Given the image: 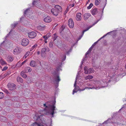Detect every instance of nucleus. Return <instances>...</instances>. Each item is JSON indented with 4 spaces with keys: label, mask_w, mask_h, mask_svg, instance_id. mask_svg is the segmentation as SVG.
<instances>
[{
    "label": "nucleus",
    "mask_w": 126,
    "mask_h": 126,
    "mask_svg": "<svg viewBox=\"0 0 126 126\" xmlns=\"http://www.w3.org/2000/svg\"><path fill=\"white\" fill-rule=\"evenodd\" d=\"M29 37L31 38H34L36 35V33L34 32H32L28 33Z\"/></svg>",
    "instance_id": "nucleus-9"
},
{
    "label": "nucleus",
    "mask_w": 126,
    "mask_h": 126,
    "mask_svg": "<svg viewBox=\"0 0 126 126\" xmlns=\"http://www.w3.org/2000/svg\"><path fill=\"white\" fill-rule=\"evenodd\" d=\"M31 126H44L42 124L40 123H37V122H35L33 123L32 124Z\"/></svg>",
    "instance_id": "nucleus-19"
},
{
    "label": "nucleus",
    "mask_w": 126,
    "mask_h": 126,
    "mask_svg": "<svg viewBox=\"0 0 126 126\" xmlns=\"http://www.w3.org/2000/svg\"><path fill=\"white\" fill-rule=\"evenodd\" d=\"M39 63H40L41 66L42 67H43L44 68L46 69H48L49 68V66L47 65V63H45L44 64V66H43V61L41 62L39 61Z\"/></svg>",
    "instance_id": "nucleus-12"
},
{
    "label": "nucleus",
    "mask_w": 126,
    "mask_h": 126,
    "mask_svg": "<svg viewBox=\"0 0 126 126\" xmlns=\"http://www.w3.org/2000/svg\"><path fill=\"white\" fill-rule=\"evenodd\" d=\"M84 70L85 71L84 73L85 74H90L93 72L94 71V70L92 68H90L88 69L87 67H84Z\"/></svg>",
    "instance_id": "nucleus-6"
},
{
    "label": "nucleus",
    "mask_w": 126,
    "mask_h": 126,
    "mask_svg": "<svg viewBox=\"0 0 126 126\" xmlns=\"http://www.w3.org/2000/svg\"><path fill=\"white\" fill-rule=\"evenodd\" d=\"M110 33V32H108L107 34H106L104 35L102 37H101V38H100L97 41L95 42L93 44L94 45V47L96 43L97 42L100 40L102 38H103L104 37H105L106 36V35Z\"/></svg>",
    "instance_id": "nucleus-21"
},
{
    "label": "nucleus",
    "mask_w": 126,
    "mask_h": 126,
    "mask_svg": "<svg viewBox=\"0 0 126 126\" xmlns=\"http://www.w3.org/2000/svg\"><path fill=\"white\" fill-rule=\"evenodd\" d=\"M94 47V45H93L92 46L90 47V48H89L88 50H89L90 51H91V49L92 48Z\"/></svg>",
    "instance_id": "nucleus-41"
},
{
    "label": "nucleus",
    "mask_w": 126,
    "mask_h": 126,
    "mask_svg": "<svg viewBox=\"0 0 126 126\" xmlns=\"http://www.w3.org/2000/svg\"><path fill=\"white\" fill-rule=\"evenodd\" d=\"M26 61V60H25V61H24L23 62H22V63H21V65H20V66H21L23 64L25 63Z\"/></svg>",
    "instance_id": "nucleus-44"
},
{
    "label": "nucleus",
    "mask_w": 126,
    "mask_h": 126,
    "mask_svg": "<svg viewBox=\"0 0 126 126\" xmlns=\"http://www.w3.org/2000/svg\"><path fill=\"white\" fill-rule=\"evenodd\" d=\"M21 62H19L17 64V66L18 67H20L19 65L20 64Z\"/></svg>",
    "instance_id": "nucleus-43"
},
{
    "label": "nucleus",
    "mask_w": 126,
    "mask_h": 126,
    "mask_svg": "<svg viewBox=\"0 0 126 126\" xmlns=\"http://www.w3.org/2000/svg\"><path fill=\"white\" fill-rule=\"evenodd\" d=\"M92 26H90L89 27H88L87 29H86L85 30H84L82 32V35H83V34L85 32L88 31L90 28H91L92 27Z\"/></svg>",
    "instance_id": "nucleus-30"
},
{
    "label": "nucleus",
    "mask_w": 126,
    "mask_h": 126,
    "mask_svg": "<svg viewBox=\"0 0 126 126\" xmlns=\"http://www.w3.org/2000/svg\"><path fill=\"white\" fill-rule=\"evenodd\" d=\"M53 74V75L54 81L58 84L59 81L60 80V79L59 78V75L56 72H54Z\"/></svg>",
    "instance_id": "nucleus-4"
},
{
    "label": "nucleus",
    "mask_w": 126,
    "mask_h": 126,
    "mask_svg": "<svg viewBox=\"0 0 126 126\" xmlns=\"http://www.w3.org/2000/svg\"><path fill=\"white\" fill-rule=\"evenodd\" d=\"M29 10V9H26L25 11L24 12V14H27Z\"/></svg>",
    "instance_id": "nucleus-35"
},
{
    "label": "nucleus",
    "mask_w": 126,
    "mask_h": 126,
    "mask_svg": "<svg viewBox=\"0 0 126 126\" xmlns=\"http://www.w3.org/2000/svg\"><path fill=\"white\" fill-rule=\"evenodd\" d=\"M7 91V92H6V93H7V92H8V91Z\"/></svg>",
    "instance_id": "nucleus-62"
},
{
    "label": "nucleus",
    "mask_w": 126,
    "mask_h": 126,
    "mask_svg": "<svg viewBox=\"0 0 126 126\" xmlns=\"http://www.w3.org/2000/svg\"><path fill=\"white\" fill-rule=\"evenodd\" d=\"M8 68V67L7 66H5L2 69V71H5L7 70Z\"/></svg>",
    "instance_id": "nucleus-36"
},
{
    "label": "nucleus",
    "mask_w": 126,
    "mask_h": 126,
    "mask_svg": "<svg viewBox=\"0 0 126 126\" xmlns=\"http://www.w3.org/2000/svg\"><path fill=\"white\" fill-rule=\"evenodd\" d=\"M48 37L47 36H44L43 37V38H45V40H47L48 39Z\"/></svg>",
    "instance_id": "nucleus-42"
},
{
    "label": "nucleus",
    "mask_w": 126,
    "mask_h": 126,
    "mask_svg": "<svg viewBox=\"0 0 126 126\" xmlns=\"http://www.w3.org/2000/svg\"><path fill=\"white\" fill-rule=\"evenodd\" d=\"M58 47L59 48H60V47H59V46H58Z\"/></svg>",
    "instance_id": "nucleus-60"
},
{
    "label": "nucleus",
    "mask_w": 126,
    "mask_h": 126,
    "mask_svg": "<svg viewBox=\"0 0 126 126\" xmlns=\"http://www.w3.org/2000/svg\"><path fill=\"white\" fill-rule=\"evenodd\" d=\"M50 51V49L47 47H45L42 48L41 52V56L43 57L45 56L46 52Z\"/></svg>",
    "instance_id": "nucleus-5"
},
{
    "label": "nucleus",
    "mask_w": 126,
    "mask_h": 126,
    "mask_svg": "<svg viewBox=\"0 0 126 126\" xmlns=\"http://www.w3.org/2000/svg\"><path fill=\"white\" fill-rule=\"evenodd\" d=\"M21 49L20 47H16L14 50L13 53L15 54H17L20 52Z\"/></svg>",
    "instance_id": "nucleus-13"
},
{
    "label": "nucleus",
    "mask_w": 126,
    "mask_h": 126,
    "mask_svg": "<svg viewBox=\"0 0 126 126\" xmlns=\"http://www.w3.org/2000/svg\"><path fill=\"white\" fill-rule=\"evenodd\" d=\"M7 91V92H6V93H7V92H8V91Z\"/></svg>",
    "instance_id": "nucleus-61"
},
{
    "label": "nucleus",
    "mask_w": 126,
    "mask_h": 126,
    "mask_svg": "<svg viewBox=\"0 0 126 126\" xmlns=\"http://www.w3.org/2000/svg\"><path fill=\"white\" fill-rule=\"evenodd\" d=\"M52 20L51 17L49 16H47L44 19V21L46 22H49Z\"/></svg>",
    "instance_id": "nucleus-15"
},
{
    "label": "nucleus",
    "mask_w": 126,
    "mask_h": 126,
    "mask_svg": "<svg viewBox=\"0 0 126 126\" xmlns=\"http://www.w3.org/2000/svg\"><path fill=\"white\" fill-rule=\"evenodd\" d=\"M68 25L70 28H73L74 26V23L73 20L70 19L68 21Z\"/></svg>",
    "instance_id": "nucleus-11"
},
{
    "label": "nucleus",
    "mask_w": 126,
    "mask_h": 126,
    "mask_svg": "<svg viewBox=\"0 0 126 126\" xmlns=\"http://www.w3.org/2000/svg\"><path fill=\"white\" fill-rule=\"evenodd\" d=\"M90 52V51H89V50H88L87 52L86 53V54L85 55V56H86V55L88 54Z\"/></svg>",
    "instance_id": "nucleus-47"
},
{
    "label": "nucleus",
    "mask_w": 126,
    "mask_h": 126,
    "mask_svg": "<svg viewBox=\"0 0 126 126\" xmlns=\"http://www.w3.org/2000/svg\"><path fill=\"white\" fill-rule=\"evenodd\" d=\"M40 51H38L37 52V54L38 55H39L40 54Z\"/></svg>",
    "instance_id": "nucleus-52"
},
{
    "label": "nucleus",
    "mask_w": 126,
    "mask_h": 126,
    "mask_svg": "<svg viewBox=\"0 0 126 126\" xmlns=\"http://www.w3.org/2000/svg\"><path fill=\"white\" fill-rule=\"evenodd\" d=\"M97 22H95V23L93 25H94L95 24H96L97 22Z\"/></svg>",
    "instance_id": "nucleus-53"
},
{
    "label": "nucleus",
    "mask_w": 126,
    "mask_h": 126,
    "mask_svg": "<svg viewBox=\"0 0 126 126\" xmlns=\"http://www.w3.org/2000/svg\"><path fill=\"white\" fill-rule=\"evenodd\" d=\"M70 6L71 7H73L74 6V4L73 3V4H70Z\"/></svg>",
    "instance_id": "nucleus-46"
},
{
    "label": "nucleus",
    "mask_w": 126,
    "mask_h": 126,
    "mask_svg": "<svg viewBox=\"0 0 126 126\" xmlns=\"http://www.w3.org/2000/svg\"><path fill=\"white\" fill-rule=\"evenodd\" d=\"M29 54V52H27L25 54L23 58H26L27 57V56Z\"/></svg>",
    "instance_id": "nucleus-33"
},
{
    "label": "nucleus",
    "mask_w": 126,
    "mask_h": 126,
    "mask_svg": "<svg viewBox=\"0 0 126 126\" xmlns=\"http://www.w3.org/2000/svg\"><path fill=\"white\" fill-rule=\"evenodd\" d=\"M93 6V4L92 3H91L90 5H89V6L87 7V8L88 9H91V8Z\"/></svg>",
    "instance_id": "nucleus-32"
},
{
    "label": "nucleus",
    "mask_w": 126,
    "mask_h": 126,
    "mask_svg": "<svg viewBox=\"0 0 126 126\" xmlns=\"http://www.w3.org/2000/svg\"><path fill=\"white\" fill-rule=\"evenodd\" d=\"M81 14L80 13H78L76 15V19L77 21H80L81 20Z\"/></svg>",
    "instance_id": "nucleus-14"
},
{
    "label": "nucleus",
    "mask_w": 126,
    "mask_h": 126,
    "mask_svg": "<svg viewBox=\"0 0 126 126\" xmlns=\"http://www.w3.org/2000/svg\"><path fill=\"white\" fill-rule=\"evenodd\" d=\"M37 45L36 44H35L32 46V48L33 49L37 47Z\"/></svg>",
    "instance_id": "nucleus-37"
},
{
    "label": "nucleus",
    "mask_w": 126,
    "mask_h": 126,
    "mask_svg": "<svg viewBox=\"0 0 126 126\" xmlns=\"http://www.w3.org/2000/svg\"><path fill=\"white\" fill-rule=\"evenodd\" d=\"M90 0H88V2H90Z\"/></svg>",
    "instance_id": "nucleus-59"
},
{
    "label": "nucleus",
    "mask_w": 126,
    "mask_h": 126,
    "mask_svg": "<svg viewBox=\"0 0 126 126\" xmlns=\"http://www.w3.org/2000/svg\"><path fill=\"white\" fill-rule=\"evenodd\" d=\"M86 88H85L84 89H80V88L78 86H76L75 87L73 91V94H74L75 93L77 92L78 91H83Z\"/></svg>",
    "instance_id": "nucleus-10"
},
{
    "label": "nucleus",
    "mask_w": 126,
    "mask_h": 126,
    "mask_svg": "<svg viewBox=\"0 0 126 126\" xmlns=\"http://www.w3.org/2000/svg\"><path fill=\"white\" fill-rule=\"evenodd\" d=\"M77 78L76 77V80H75V83L74 84V86L75 87H76V82H77Z\"/></svg>",
    "instance_id": "nucleus-38"
},
{
    "label": "nucleus",
    "mask_w": 126,
    "mask_h": 126,
    "mask_svg": "<svg viewBox=\"0 0 126 126\" xmlns=\"http://www.w3.org/2000/svg\"><path fill=\"white\" fill-rule=\"evenodd\" d=\"M11 72L10 71H8L6 73V75H9L10 74Z\"/></svg>",
    "instance_id": "nucleus-48"
},
{
    "label": "nucleus",
    "mask_w": 126,
    "mask_h": 126,
    "mask_svg": "<svg viewBox=\"0 0 126 126\" xmlns=\"http://www.w3.org/2000/svg\"><path fill=\"white\" fill-rule=\"evenodd\" d=\"M6 118L5 117L1 116L0 118V120L3 122L5 121V120H6Z\"/></svg>",
    "instance_id": "nucleus-28"
},
{
    "label": "nucleus",
    "mask_w": 126,
    "mask_h": 126,
    "mask_svg": "<svg viewBox=\"0 0 126 126\" xmlns=\"http://www.w3.org/2000/svg\"><path fill=\"white\" fill-rule=\"evenodd\" d=\"M94 47V45H93L92 46L90 47V48H89L88 50H89L90 51H91V49L92 48Z\"/></svg>",
    "instance_id": "nucleus-39"
},
{
    "label": "nucleus",
    "mask_w": 126,
    "mask_h": 126,
    "mask_svg": "<svg viewBox=\"0 0 126 126\" xmlns=\"http://www.w3.org/2000/svg\"><path fill=\"white\" fill-rule=\"evenodd\" d=\"M30 65L32 67H35L36 66L35 62L34 61H31L30 63Z\"/></svg>",
    "instance_id": "nucleus-20"
},
{
    "label": "nucleus",
    "mask_w": 126,
    "mask_h": 126,
    "mask_svg": "<svg viewBox=\"0 0 126 126\" xmlns=\"http://www.w3.org/2000/svg\"><path fill=\"white\" fill-rule=\"evenodd\" d=\"M66 58V56L65 55L64 57V59L63 60V61H64L65 60V59Z\"/></svg>",
    "instance_id": "nucleus-50"
},
{
    "label": "nucleus",
    "mask_w": 126,
    "mask_h": 126,
    "mask_svg": "<svg viewBox=\"0 0 126 126\" xmlns=\"http://www.w3.org/2000/svg\"><path fill=\"white\" fill-rule=\"evenodd\" d=\"M29 42V41L28 39L24 38L22 40L21 44L23 46H26L28 44Z\"/></svg>",
    "instance_id": "nucleus-8"
},
{
    "label": "nucleus",
    "mask_w": 126,
    "mask_h": 126,
    "mask_svg": "<svg viewBox=\"0 0 126 126\" xmlns=\"http://www.w3.org/2000/svg\"><path fill=\"white\" fill-rule=\"evenodd\" d=\"M21 75L22 77L24 78H26L27 77V75L25 73H23V71L21 72Z\"/></svg>",
    "instance_id": "nucleus-27"
},
{
    "label": "nucleus",
    "mask_w": 126,
    "mask_h": 126,
    "mask_svg": "<svg viewBox=\"0 0 126 126\" xmlns=\"http://www.w3.org/2000/svg\"><path fill=\"white\" fill-rule=\"evenodd\" d=\"M101 0H95V3L96 5H98L100 2H101Z\"/></svg>",
    "instance_id": "nucleus-26"
},
{
    "label": "nucleus",
    "mask_w": 126,
    "mask_h": 126,
    "mask_svg": "<svg viewBox=\"0 0 126 126\" xmlns=\"http://www.w3.org/2000/svg\"><path fill=\"white\" fill-rule=\"evenodd\" d=\"M56 101H53L51 103L52 104V105L48 104V103L47 102L46 104H44V106L46 108H48L50 110L48 111L47 114L48 115L49 114H50L53 117L54 114V110H56V107L54 105L55 104Z\"/></svg>",
    "instance_id": "nucleus-1"
},
{
    "label": "nucleus",
    "mask_w": 126,
    "mask_h": 126,
    "mask_svg": "<svg viewBox=\"0 0 126 126\" xmlns=\"http://www.w3.org/2000/svg\"><path fill=\"white\" fill-rule=\"evenodd\" d=\"M0 62L1 64L2 65L6 64V62L3 59H1L0 60Z\"/></svg>",
    "instance_id": "nucleus-25"
},
{
    "label": "nucleus",
    "mask_w": 126,
    "mask_h": 126,
    "mask_svg": "<svg viewBox=\"0 0 126 126\" xmlns=\"http://www.w3.org/2000/svg\"><path fill=\"white\" fill-rule=\"evenodd\" d=\"M107 82L105 81H102V82H100V81H97L95 82V86H94L92 88H90V89H98L100 88L104 87L106 86L107 85Z\"/></svg>",
    "instance_id": "nucleus-2"
},
{
    "label": "nucleus",
    "mask_w": 126,
    "mask_h": 126,
    "mask_svg": "<svg viewBox=\"0 0 126 126\" xmlns=\"http://www.w3.org/2000/svg\"><path fill=\"white\" fill-rule=\"evenodd\" d=\"M53 41H51L50 42L49 44V47H53Z\"/></svg>",
    "instance_id": "nucleus-31"
},
{
    "label": "nucleus",
    "mask_w": 126,
    "mask_h": 126,
    "mask_svg": "<svg viewBox=\"0 0 126 126\" xmlns=\"http://www.w3.org/2000/svg\"><path fill=\"white\" fill-rule=\"evenodd\" d=\"M93 78V76L91 75L88 76L85 78V79L86 80H87L88 79H92Z\"/></svg>",
    "instance_id": "nucleus-24"
},
{
    "label": "nucleus",
    "mask_w": 126,
    "mask_h": 126,
    "mask_svg": "<svg viewBox=\"0 0 126 126\" xmlns=\"http://www.w3.org/2000/svg\"><path fill=\"white\" fill-rule=\"evenodd\" d=\"M83 61H82L81 62V66H80V67L81 68V66H82V64H83Z\"/></svg>",
    "instance_id": "nucleus-51"
},
{
    "label": "nucleus",
    "mask_w": 126,
    "mask_h": 126,
    "mask_svg": "<svg viewBox=\"0 0 126 126\" xmlns=\"http://www.w3.org/2000/svg\"><path fill=\"white\" fill-rule=\"evenodd\" d=\"M90 16L91 15L89 13L85 14L84 15V19L85 20H87Z\"/></svg>",
    "instance_id": "nucleus-16"
},
{
    "label": "nucleus",
    "mask_w": 126,
    "mask_h": 126,
    "mask_svg": "<svg viewBox=\"0 0 126 126\" xmlns=\"http://www.w3.org/2000/svg\"><path fill=\"white\" fill-rule=\"evenodd\" d=\"M11 32V31L9 32V34H7V35L6 36V37H7L8 35Z\"/></svg>",
    "instance_id": "nucleus-55"
},
{
    "label": "nucleus",
    "mask_w": 126,
    "mask_h": 126,
    "mask_svg": "<svg viewBox=\"0 0 126 126\" xmlns=\"http://www.w3.org/2000/svg\"><path fill=\"white\" fill-rule=\"evenodd\" d=\"M108 120H107L106 121H105V122H104L103 123H103H105V124H106L107 123V121H108Z\"/></svg>",
    "instance_id": "nucleus-49"
},
{
    "label": "nucleus",
    "mask_w": 126,
    "mask_h": 126,
    "mask_svg": "<svg viewBox=\"0 0 126 126\" xmlns=\"http://www.w3.org/2000/svg\"><path fill=\"white\" fill-rule=\"evenodd\" d=\"M67 12H66V11H65V12L64 13V15H65V14H66V13Z\"/></svg>",
    "instance_id": "nucleus-54"
},
{
    "label": "nucleus",
    "mask_w": 126,
    "mask_h": 126,
    "mask_svg": "<svg viewBox=\"0 0 126 126\" xmlns=\"http://www.w3.org/2000/svg\"><path fill=\"white\" fill-rule=\"evenodd\" d=\"M37 2V1H33L32 3V4L33 5H35L36 3Z\"/></svg>",
    "instance_id": "nucleus-45"
},
{
    "label": "nucleus",
    "mask_w": 126,
    "mask_h": 126,
    "mask_svg": "<svg viewBox=\"0 0 126 126\" xmlns=\"http://www.w3.org/2000/svg\"><path fill=\"white\" fill-rule=\"evenodd\" d=\"M94 47V45H93L92 46L90 47V48H89L88 50H89L90 51H91V49L92 48Z\"/></svg>",
    "instance_id": "nucleus-40"
},
{
    "label": "nucleus",
    "mask_w": 126,
    "mask_h": 126,
    "mask_svg": "<svg viewBox=\"0 0 126 126\" xmlns=\"http://www.w3.org/2000/svg\"><path fill=\"white\" fill-rule=\"evenodd\" d=\"M17 82L19 83H22L23 82V80L20 77H17Z\"/></svg>",
    "instance_id": "nucleus-22"
},
{
    "label": "nucleus",
    "mask_w": 126,
    "mask_h": 126,
    "mask_svg": "<svg viewBox=\"0 0 126 126\" xmlns=\"http://www.w3.org/2000/svg\"><path fill=\"white\" fill-rule=\"evenodd\" d=\"M45 43H47V41H46H46H45Z\"/></svg>",
    "instance_id": "nucleus-58"
},
{
    "label": "nucleus",
    "mask_w": 126,
    "mask_h": 126,
    "mask_svg": "<svg viewBox=\"0 0 126 126\" xmlns=\"http://www.w3.org/2000/svg\"><path fill=\"white\" fill-rule=\"evenodd\" d=\"M32 70L29 67H27L25 69V72H30Z\"/></svg>",
    "instance_id": "nucleus-23"
},
{
    "label": "nucleus",
    "mask_w": 126,
    "mask_h": 126,
    "mask_svg": "<svg viewBox=\"0 0 126 126\" xmlns=\"http://www.w3.org/2000/svg\"><path fill=\"white\" fill-rule=\"evenodd\" d=\"M13 58L11 56H9L7 58V60L9 62H10L13 61Z\"/></svg>",
    "instance_id": "nucleus-18"
},
{
    "label": "nucleus",
    "mask_w": 126,
    "mask_h": 126,
    "mask_svg": "<svg viewBox=\"0 0 126 126\" xmlns=\"http://www.w3.org/2000/svg\"><path fill=\"white\" fill-rule=\"evenodd\" d=\"M50 33H48L47 34V35L46 36H47V35H50Z\"/></svg>",
    "instance_id": "nucleus-56"
},
{
    "label": "nucleus",
    "mask_w": 126,
    "mask_h": 126,
    "mask_svg": "<svg viewBox=\"0 0 126 126\" xmlns=\"http://www.w3.org/2000/svg\"><path fill=\"white\" fill-rule=\"evenodd\" d=\"M76 7L77 8H78V5H77L75 7Z\"/></svg>",
    "instance_id": "nucleus-57"
},
{
    "label": "nucleus",
    "mask_w": 126,
    "mask_h": 126,
    "mask_svg": "<svg viewBox=\"0 0 126 126\" xmlns=\"http://www.w3.org/2000/svg\"><path fill=\"white\" fill-rule=\"evenodd\" d=\"M17 23H14V24H13L12 25V27L13 28H14L17 24Z\"/></svg>",
    "instance_id": "nucleus-34"
},
{
    "label": "nucleus",
    "mask_w": 126,
    "mask_h": 126,
    "mask_svg": "<svg viewBox=\"0 0 126 126\" xmlns=\"http://www.w3.org/2000/svg\"><path fill=\"white\" fill-rule=\"evenodd\" d=\"M62 11V7L58 5H56L54 8H53L51 10V13L54 15L57 16L58 15L59 13Z\"/></svg>",
    "instance_id": "nucleus-3"
},
{
    "label": "nucleus",
    "mask_w": 126,
    "mask_h": 126,
    "mask_svg": "<svg viewBox=\"0 0 126 126\" xmlns=\"http://www.w3.org/2000/svg\"><path fill=\"white\" fill-rule=\"evenodd\" d=\"M98 12L97 9L95 8L93 9L91 11V13L92 15H94L97 14Z\"/></svg>",
    "instance_id": "nucleus-17"
},
{
    "label": "nucleus",
    "mask_w": 126,
    "mask_h": 126,
    "mask_svg": "<svg viewBox=\"0 0 126 126\" xmlns=\"http://www.w3.org/2000/svg\"><path fill=\"white\" fill-rule=\"evenodd\" d=\"M4 96V94L2 92H0V99L2 98Z\"/></svg>",
    "instance_id": "nucleus-29"
},
{
    "label": "nucleus",
    "mask_w": 126,
    "mask_h": 126,
    "mask_svg": "<svg viewBox=\"0 0 126 126\" xmlns=\"http://www.w3.org/2000/svg\"><path fill=\"white\" fill-rule=\"evenodd\" d=\"M7 86L9 90L10 91L14 90L16 89V85L14 83H8Z\"/></svg>",
    "instance_id": "nucleus-7"
}]
</instances>
